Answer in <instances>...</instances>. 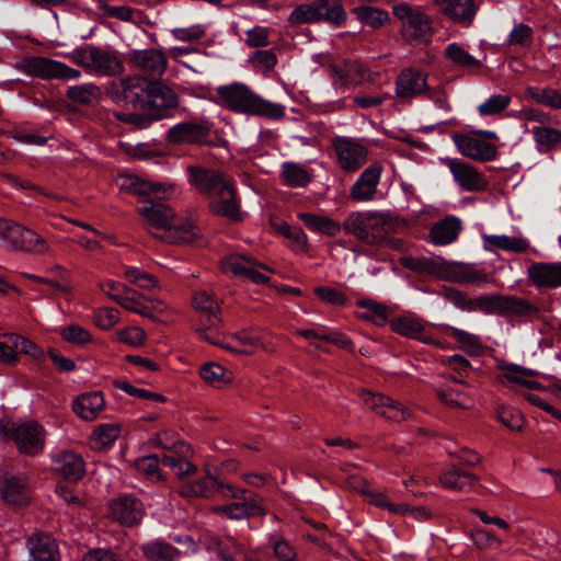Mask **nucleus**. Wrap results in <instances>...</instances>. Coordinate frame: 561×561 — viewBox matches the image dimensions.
Instances as JSON below:
<instances>
[{"label": "nucleus", "mask_w": 561, "mask_h": 561, "mask_svg": "<svg viewBox=\"0 0 561 561\" xmlns=\"http://www.w3.org/2000/svg\"><path fill=\"white\" fill-rule=\"evenodd\" d=\"M209 207L216 215L227 217L230 220L239 221L242 219L239 202L236 197V191L229 181L219 187L209 198Z\"/></svg>", "instance_id": "17"}, {"label": "nucleus", "mask_w": 561, "mask_h": 561, "mask_svg": "<svg viewBox=\"0 0 561 561\" xmlns=\"http://www.w3.org/2000/svg\"><path fill=\"white\" fill-rule=\"evenodd\" d=\"M215 512L224 514L230 519H244L251 516H263L266 514L262 506V500L257 495H252L242 502H233L224 506H217Z\"/></svg>", "instance_id": "27"}, {"label": "nucleus", "mask_w": 561, "mask_h": 561, "mask_svg": "<svg viewBox=\"0 0 561 561\" xmlns=\"http://www.w3.org/2000/svg\"><path fill=\"white\" fill-rule=\"evenodd\" d=\"M3 499L14 505H22L28 501V488L23 477L7 478L1 485Z\"/></svg>", "instance_id": "37"}, {"label": "nucleus", "mask_w": 561, "mask_h": 561, "mask_svg": "<svg viewBox=\"0 0 561 561\" xmlns=\"http://www.w3.org/2000/svg\"><path fill=\"white\" fill-rule=\"evenodd\" d=\"M426 89V75L412 68L403 70L396 81V93L402 99L415 98Z\"/></svg>", "instance_id": "26"}, {"label": "nucleus", "mask_w": 561, "mask_h": 561, "mask_svg": "<svg viewBox=\"0 0 561 561\" xmlns=\"http://www.w3.org/2000/svg\"><path fill=\"white\" fill-rule=\"evenodd\" d=\"M447 332L468 355L479 356L482 353L483 344L479 335L451 325H447Z\"/></svg>", "instance_id": "40"}, {"label": "nucleus", "mask_w": 561, "mask_h": 561, "mask_svg": "<svg viewBox=\"0 0 561 561\" xmlns=\"http://www.w3.org/2000/svg\"><path fill=\"white\" fill-rule=\"evenodd\" d=\"M343 228L358 240L375 245L383 239L386 220L378 213L353 211L344 220Z\"/></svg>", "instance_id": "5"}, {"label": "nucleus", "mask_w": 561, "mask_h": 561, "mask_svg": "<svg viewBox=\"0 0 561 561\" xmlns=\"http://www.w3.org/2000/svg\"><path fill=\"white\" fill-rule=\"evenodd\" d=\"M18 68L28 76L38 77L44 80H75L81 77L79 70L60 61L39 56H31L22 59L18 64Z\"/></svg>", "instance_id": "7"}, {"label": "nucleus", "mask_w": 561, "mask_h": 561, "mask_svg": "<svg viewBox=\"0 0 561 561\" xmlns=\"http://www.w3.org/2000/svg\"><path fill=\"white\" fill-rule=\"evenodd\" d=\"M193 307L199 314L196 332L210 344H219L213 331H217L222 323L218 301L205 290L197 291L193 297Z\"/></svg>", "instance_id": "6"}, {"label": "nucleus", "mask_w": 561, "mask_h": 561, "mask_svg": "<svg viewBox=\"0 0 561 561\" xmlns=\"http://www.w3.org/2000/svg\"><path fill=\"white\" fill-rule=\"evenodd\" d=\"M512 99L507 94L491 95L485 102L478 106L479 114L482 116L499 114L508 107Z\"/></svg>", "instance_id": "58"}, {"label": "nucleus", "mask_w": 561, "mask_h": 561, "mask_svg": "<svg viewBox=\"0 0 561 561\" xmlns=\"http://www.w3.org/2000/svg\"><path fill=\"white\" fill-rule=\"evenodd\" d=\"M72 60L85 71L100 77L119 76L125 70L115 51L92 45L73 50Z\"/></svg>", "instance_id": "4"}, {"label": "nucleus", "mask_w": 561, "mask_h": 561, "mask_svg": "<svg viewBox=\"0 0 561 561\" xmlns=\"http://www.w3.org/2000/svg\"><path fill=\"white\" fill-rule=\"evenodd\" d=\"M268 546L273 550V556L277 561H297V551L284 537L272 535L268 539Z\"/></svg>", "instance_id": "54"}, {"label": "nucleus", "mask_w": 561, "mask_h": 561, "mask_svg": "<svg viewBox=\"0 0 561 561\" xmlns=\"http://www.w3.org/2000/svg\"><path fill=\"white\" fill-rule=\"evenodd\" d=\"M121 432L118 424L99 425L91 435V448L98 451L107 449L121 436Z\"/></svg>", "instance_id": "42"}, {"label": "nucleus", "mask_w": 561, "mask_h": 561, "mask_svg": "<svg viewBox=\"0 0 561 561\" xmlns=\"http://www.w3.org/2000/svg\"><path fill=\"white\" fill-rule=\"evenodd\" d=\"M434 5L454 22L470 25L476 15L473 0H434Z\"/></svg>", "instance_id": "25"}, {"label": "nucleus", "mask_w": 561, "mask_h": 561, "mask_svg": "<svg viewBox=\"0 0 561 561\" xmlns=\"http://www.w3.org/2000/svg\"><path fill=\"white\" fill-rule=\"evenodd\" d=\"M130 65L151 76H161L168 68L165 55L158 49H135L128 55Z\"/></svg>", "instance_id": "20"}, {"label": "nucleus", "mask_w": 561, "mask_h": 561, "mask_svg": "<svg viewBox=\"0 0 561 561\" xmlns=\"http://www.w3.org/2000/svg\"><path fill=\"white\" fill-rule=\"evenodd\" d=\"M222 102L233 112L267 118H280L285 115V106L270 102L244 83H232L217 89Z\"/></svg>", "instance_id": "2"}, {"label": "nucleus", "mask_w": 561, "mask_h": 561, "mask_svg": "<svg viewBox=\"0 0 561 561\" xmlns=\"http://www.w3.org/2000/svg\"><path fill=\"white\" fill-rule=\"evenodd\" d=\"M216 492H220L226 497L237 499L242 493L229 484L219 482L215 477L207 474L183 484L179 494L183 497H211Z\"/></svg>", "instance_id": "11"}, {"label": "nucleus", "mask_w": 561, "mask_h": 561, "mask_svg": "<svg viewBox=\"0 0 561 561\" xmlns=\"http://www.w3.org/2000/svg\"><path fill=\"white\" fill-rule=\"evenodd\" d=\"M147 334L145 330L139 327H127L117 330L113 335V341L127 344L133 347L142 346L146 342Z\"/></svg>", "instance_id": "56"}, {"label": "nucleus", "mask_w": 561, "mask_h": 561, "mask_svg": "<svg viewBox=\"0 0 561 561\" xmlns=\"http://www.w3.org/2000/svg\"><path fill=\"white\" fill-rule=\"evenodd\" d=\"M145 514L144 504L136 497L124 495L110 504V515L125 526L138 524Z\"/></svg>", "instance_id": "18"}, {"label": "nucleus", "mask_w": 561, "mask_h": 561, "mask_svg": "<svg viewBox=\"0 0 561 561\" xmlns=\"http://www.w3.org/2000/svg\"><path fill=\"white\" fill-rule=\"evenodd\" d=\"M102 96L101 89L94 83L72 85L67 90V98L72 102L91 105Z\"/></svg>", "instance_id": "47"}, {"label": "nucleus", "mask_w": 561, "mask_h": 561, "mask_svg": "<svg viewBox=\"0 0 561 561\" xmlns=\"http://www.w3.org/2000/svg\"><path fill=\"white\" fill-rule=\"evenodd\" d=\"M221 270L225 273H231L234 276L249 279L255 284H265L268 276L261 272L270 271L267 266L259 263L251 256L233 253L221 260Z\"/></svg>", "instance_id": "9"}, {"label": "nucleus", "mask_w": 561, "mask_h": 561, "mask_svg": "<svg viewBox=\"0 0 561 561\" xmlns=\"http://www.w3.org/2000/svg\"><path fill=\"white\" fill-rule=\"evenodd\" d=\"M144 296L137 294L135 290L130 289L126 297L123 298L119 306L124 309L135 312L141 317L151 318V309L149 306L144 304Z\"/></svg>", "instance_id": "60"}, {"label": "nucleus", "mask_w": 561, "mask_h": 561, "mask_svg": "<svg viewBox=\"0 0 561 561\" xmlns=\"http://www.w3.org/2000/svg\"><path fill=\"white\" fill-rule=\"evenodd\" d=\"M75 413L84 421L94 420L104 407V398L100 391L79 396L73 402Z\"/></svg>", "instance_id": "35"}, {"label": "nucleus", "mask_w": 561, "mask_h": 561, "mask_svg": "<svg viewBox=\"0 0 561 561\" xmlns=\"http://www.w3.org/2000/svg\"><path fill=\"white\" fill-rule=\"evenodd\" d=\"M499 421L512 431H519L523 427L524 419L522 413L513 408H501L497 411Z\"/></svg>", "instance_id": "63"}, {"label": "nucleus", "mask_w": 561, "mask_h": 561, "mask_svg": "<svg viewBox=\"0 0 561 561\" xmlns=\"http://www.w3.org/2000/svg\"><path fill=\"white\" fill-rule=\"evenodd\" d=\"M484 250L493 252L504 250L507 252L523 253L529 249V241L523 237H511L506 234H482Z\"/></svg>", "instance_id": "32"}, {"label": "nucleus", "mask_w": 561, "mask_h": 561, "mask_svg": "<svg viewBox=\"0 0 561 561\" xmlns=\"http://www.w3.org/2000/svg\"><path fill=\"white\" fill-rule=\"evenodd\" d=\"M149 96L152 103L163 107H175L179 104L176 93L168 85L157 82L150 85Z\"/></svg>", "instance_id": "53"}, {"label": "nucleus", "mask_w": 561, "mask_h": 561, "mask_svg": "<svg viewBox=\"0 0 561 561\" xmlns=\"http://www.w3.org/2000/svg\"><path fill=\"white\" fill-rule=\"evenodd\" d=\"M201 377L215 387H221L232 381L233 374L217 363H206L199 370Z\"/></svg>", "instance_id": "50"}, {"label": "nucleus", "mask_w": 561, "mask_h": 561, "mask_svg": "<svg viewBox=\"0 0 561 561\" xmlns=\"http://www.w3.org/2000/svg\"><path fill=\"white\" fill-rule=\"evenodd\" d=\"M297 217L312 231L320 232L330 237L340 233L341 225L325 216L310 213H299Z\"/></svg>", "instance_id": "39"}, {"label": "nucleus", "mask_w": 561, "mask_h": 561, "mask_svg": "<svg viewBox=\"0 0 561 561\" xmlns=\"http://www.w3.org/2000/svg\"><path fill=\"white\" fill-rule=\"evenodd\" d=\"M45 430L37 422L28 421L12 428V437L21 453L35 455L44 449Z\"/></svg>", "instance_id": "12"}, {"label": "nucleus", "mask_w": 561, "mask_h": 561, "mask_svg": "<svg viewBox=\"0 0 561 561\" xmlns=\"http://www.w3.org/2000/svg\"><path fill=\"white\" fill-rule=\"evenodd\" d=\"M531 135L536 144L545 151L561 148V130L559 129L547 126H535L531 128Z\"/></svg>", "instance_id": "49"}, {"label": "nucleus", "mask_w": 561, "mask_h": 561, "mask_svg": "<svg viewBox=\"0 0 561 561\" xmlns=\"http://www.w3.org/2000/svg\"><path fill=\"white\" fill-rule=\"evenodd\" d=\"M462 229L461 220L456 216H447L437 221L430 230V240L435 245H447L455 242Z\"/></svg>", "instance_id": "31"}, {"label": "nucleus", "mask_w": 561, "mask_h": 561, "mask_svg": "<svg viewBox=\"0 0 561 561\" xmlns=\"http://www.w3.org/2000/svg\"><path fill=\"white\" fill-rule=\"evenodd\" d=\"M332 147L344 172H356L367 161L369 149L362 139L337 136L333 138Z\"/></svg>", "instance_id": "8"}, {"label": "nucleus", "mask_w": 561, "mask_h": 561, "mask_svg": "<svg viewBox=\"0 0 561 561\" xmlns=\"http://www.w3.org/2000/svg\"><path fill=\"white\" fill-rule=\"evenodd\" d=\"M391 330L408 339L420 340L426 344H434V340L424 337L425 323L414 314H404L390 320Z\"/></svg>", "instance_id": "29"}, {"label": "nucleus", "mask_w": 561, "mask_h": 561, "mask_svg": "<svg viewBox=\"0 0 561 561\" xmlns=\"http://www.w3.org/2000/svg\"><path fill=\"white\" fill-rule=\"evenodd\" d=\"M443 275L447 280L459 284L480 285L488 282V275L483 270H479L472 264L461 262L445 264Z\"/></svg>", "instance_id": "24"}, {"label": "nucleus", "mask_w": 561, "mask_h": 561, "mask_svg": "<svg viewBox=\"0 0 561 561\" xmlns=\"http://www.w3.org/2000/svg\"><path fill=\"white\" fill-rule=\"evenodd\" d=\"M383 168L379 162L369 164L350 188L353 201L364 203L376 199Z\"/></svg>", "instance_id": "13"}, {"label": "nucleus", "mask_w": 561, "mask_h": 561, "mask_svg": "<svg viewBox=\"0 0 561 561\" xmlns=\"http://www.w3.org/2000/svg\"><path fill=\"white\" fill-rule=\"evenodd\" d=\"M457 185L465 192H482L488 187L485 176L473 165L455 158H442Z\"/></svg>", "instance_id": "10"}, {"label": "nucleus", "mask_w": 561, "mask_h": 561, "mask_svg": "<svg viewBox=\"0 0 561 561\" xmlns=\"http://www.w3.org/2000/svg\"><path fill=\"white\" fill-rule=\"evenodd\" d=\"M187 172L188 183L205 194L207 198L228 181L221 173L213 169L190 165Z\"/></svg>", "instance_id": "23"}, {"label": "nucleus", "mask_w": 561, "mask_h": 561, "mask_svg": "<svg viewBox=\"0 0 561 561\" xmlns=\"http://www.w3.org/2000/svg\"><path fill=\"white\" fill-rule=\"evenodd\" d=\"M252 66L263 72L270 73L277 65V57L273 49L256 50L251 57Z\"/></svg>", "instance_id": "59"}, {"label": "nucleus", "mask_w": 561, "mask_h": 561, "mask_svg": "<svg viewBox=\"0 0 561 561\" xmlns=\"http://www.w3.org/2000/svg\"><path fill=\"white\" fill-rule=\"evenodd\" d=\"M533 42V31L524 23L514 26L508 35V44L513 46L527 47Z\"/></svg>", "instance_id": "64"}, {"label": "nucleus", "mask_w": 561, "mask_h": 561, "mask_svg": "<svg viewBox=\"0 0 561 561\" xmlns=\"http://www.w3.org/2000/svg\"><path fill=\"white\" fill-rule=\"evenodd\" d=\"M334 84L351 87L360 84L366 79V69L357 61H343L330 66Z\"/></svg>", "instance_id": "28"}, {"label": "nucleus", "mask_w": 561, "mask_h": 561, "mask_svg": "<svg viewBox=\"0 0 561 561\" xmlns=\"http://www.w3.org/2000/svg\"><path fill=\"white\" fill-rule=\"evenodd\" d=\"M118 185L122 190L140 196H147L163 190L162 184L149 182L133 174L121 175Z\"/></svg>", "instance_id": "38"}, {"label": "nucleus", "mask_w": 561, "mask_h": 561, "mask_svg": "<svg viewBox=\"0 0 561 561\" xmlns=\"http://www.w3.org/2000/svg\"><path fill=\"white\" fill-rule=\"evenodd\" d=\"M445 57L449 59L453 65L460 68H478L481 66L480 60L471 56L457 43H451L446 47Z\"/></svg>", "instance_id": "52"}, {"label": "nucleus", "mask_w": 561, "mask_h": 561, "mask_svg": "<svg viewBox=\"0 0 561 561\" xmlns=\"http://www.w3.org/2000/svg\"><path fill=\"white\" fill-rule=\"evenodd\" d=\"M210 126L206 122H183L172 126L167 140L173 145H201L207 141Z\"/></svg>", "instance_id": "16"}, {"label": "nucleus", "mask_w": 561, "mask_h": 561, "mask_svg": "<svg viewBox=\"0 0 561 561\" xmlns=\"http://www.w3.org/2000/svg\"><path fill=\"white\" fill-rule=\"evenodd\" d=\"M61 337L76 345H84L92 341L91 333L79 324H70L60 329Z\"/></svg>", "instance_id": "61"}, {"label": "nucleus", "mask_w": 561, "mask_h": 561, "mask_svg": "<svg viewBox=\"0 0 561 561\" xmlns=\"http://www.w3.org/2000/svg\"><path fill=\"white\" fill-rule=\"evenodd\" d=\"M527 277L539 288L561 287V262H537L527 268Z\"/></svg>", "instance_id": "22"}, {"label": "nucleus", "mask_w": 561, "mask_h": 561, "mask_svg": "<svg viewBox=\"0 0 561 561\" xmlns=\"http://www.w3.org/2000/svg\"><path fill=\"white\" fill-rule=\"evenodd\" d=\"M536 312L537 308L527 300L513 295H501L500 314L528 316Z\"/></svg>", "instance_id": "48"}, {"label": "nucleus", "mask_w": 561, "mask_h": 561, "mask_svg": "<svg viewBox=\"0 0 561 561\" xmlns=\"http://www.w3.org/2000/svg\"><path fill=\"white\" fill-rule=\"evenodd\" d=\"M392 13L400 23V35L409 44H428L434 35L432 16L422 5L399 2Z\"/></svg>", "instance_id": "3"}, {"label": "nucleus", "mask_w": 561, "mask_h": 561, "mask_svg": "<svg viewBox=\"0 0 561 561\" xmlns=\"http://www.w3.org/2000/svg\"><path fill=\"white\" fill-rule=\"evenodd\" d=\"M161 462L171 468L179 478L191 476L197 470L196 466L190 461L182 458H175L173 456H163Z\"/></svg>", "instance_id": "62"}, {"label": "nucleus", "mask_w": 561, "mask_h": 561, "mask_svg": "<svg viewBox=\"0 0 561 561\" xmlns=\"http://www.w3.org/2000/svg\"><path fill=\"white\" fill-rule=\"evenodd\" d=\"M140 550L148 561H179L181 557L178 548L161 539L142 543Z\"/></svg>", "instance_id": "34"}, {"label": "nucleus", "mask_w": 561, "mask_h": 561, "mask_svg": "<svg viewBox=\"0 0 561 561\" xmlns=\"http://www.w3.org/2000/svg\"><path fill=\"white\" fill-rule=\"evenodd\" d=\"M280 179L284 184L293 187H304L308 185L312 176L308 170L295 162H284L282 164Z\"/></svg>", "instance_id": "43"}, {"label": "nucleus", "mask_w": 561, "mask_h": 561, "mask_svg": "<svg viewBox=\"0 0 561 561\" xmlns=\"http://www.w3.org/2000/svg\"><path fill=\"white\" fill-rule=\"evenodd\" d=\"M27 548L33 561H59L57 541L47 534H37L28 538Z\"/></svg>", "instance_id": "30"}, {"label": "nucleus", "mask_w": 561, "mask_h": 561, "mask_svg": "<svg viewBox=\"0 0 561 561\" xmlns=\"http://www.w3.org/2000/svg\"><path fill=\"white\" fill-rule=\"evenodd\" d=\"M10 249L20 250L32 254H50L47 241L33 230L16 224L11 236Z\"/></svg>", "instance_id": "21"}, {"label": "nucleus", "mask_w": 561, "mask_h": 561, "mask_svg": "<svg viewBox=\"0 0 561 561\" xmlns=\"http://www.w3.org/2000/svg\"><path fill=\"white\" fill-rule=\"evenodd\" d=\"M453 141L462 156L476 161H492L497 156V148L474 133L471 135L455 134Z\"/></svg>", "instance_id": "14"}, {"label": "nucleus", "mask_w": 561, "mask_h": 561, "mask_svg": "<svg viewBox=\"0 0 561 561\" xmlns=\"http://www.w3.org/2000/svg\"><path fill=\"white\" fill-rule=\"evenodd\" d=\"M359 22L373 28H379L390 23V15L386 10L380 8L362 5L354 8L352 11Z\"/></svg>", "instance_id": "45"}, {"label": "nucleus", "mask_w": 561, "mask_h": 561, "mask_svg": "<svg viewBox=\"0 0 561 561\" xmlns=\"http://www.w3.org/2000/svg\"><path fill=\"white\" fill-rule=\"evenodd\" d=\"M202 545L209 552L216 553L221 561H236L240 551V546L232 538H218L206 535L202 539Z\"/></svg>", "instance_id": "36"}, {"label": "nucleus", "mask_w": 561, "mask_h": 561, "mask_svg": "<svg viewBox=\"0 0 561 561\" xmlns=\"http://www.w3.org/2000/svg\"><path fill=\"white\" fill-rule=\"evenodd\" d=\"M357 306L365 311L359 314V318L373 322L375 325L383 327L389 321V308L376 300L364 299L357 302Z\"/></svg>", "instance_id": "44"}, {"label": "nucleus", "mask_w": 561, "mask_h": 561, "mask_svg": "<svg viewBox=\"0 0 561 561\" xmlns=\"http://www.w3.org/2000/svg\"><path fill=\"white\" fill-rule=\"evenodd\" d=\"M324 3H306L297 7L289 14L288 21L293 24L314 23L323 19Z\"/></svg>", "instance_id": "46"}, {"label": "nucleus", "mask_w": 561, "mask_h": 561, "mask_svg": "<svg viewBox=\"0 0 561 561\" xmlns=\"http://www.w3.org/2000/svg\"><path fill=\"white\" fill-rule=\"evenodd\" d=\"M138 213L148 230L164 242L192 243L201 237V231L192 220L179 218L167 204L146 202Z\"/></svg>", "instance_id": "1"}, {"label": "nucleus", "mask_w": 561, "mask_h": 561, "mask_svg": "<svg viewBox=\"0 0 561 561\" xmlns=\"http://www.w3.org/2000/svg\"><path fill=\"white\" fill-rule=\"evenodd\" d=\"M159 459L156 456H145L134 461V468L145 478L151 481H161L162 474L159 470Z\"/></svg>", "instance_id": "55"}, {"label": "nucleus", "mask_w": 561, "mask_h": 561, "mask_svg": "<svg viewBox=\"0 0 561 561\" xmlns=\"http://www.w3.org/2000/svg\"><path fill=\"white\" fill-rule=\"evenodd\" d=\"M92 320L99 329L107 331L119 322L121 312L111 307L99 308L93 311Z\"/></svg>", "instance_id": "57"}, {"label": "nucleus", "mask_w": 561, "mask_h": 561, "mask_svg": "<svg viewBox=\"0 0 561 561\" xmlns=\"http://www.w3.org/2000/svg\"><path fill=\"white\" fill-rule=\"evenodd\" d=\"M525 95L538 104L556 110L561 108V93L551 88L528 87Z\"/></svg>", "instance_id": "51"}, {"label": "nucleus", "mask_w": 561, "mask_h": 561, "mask_svg": "<svg viewBox=\"0 0 561 561\" xmlns=\"http://www.w3.org/2000/svg\"><path fill=\"white\" fill-rule=\"evenodd\" d=\"M440 482L448 489L467 491L476 485L477 478L470 472L453 467L442 474Z\"/></svg>", "instance_id": "41"}, {"label": "nucleus", "mask_w": 561, "mask_h": 561, "mask_svg": "<svg viewBox=\"0 0 561 561\" xmlns=\"http://www.w3.org/2000/svg\"><path fill=\"white\" fill-rule=\"evenodd\" d=\"M444 379L445 382L436 381L433 383L438 400L450 409H470L473 405L472 399L468 393L456 389L451 385L461 382V380L451 375L444 377Z\"/></svg>", "instance_id": "19"}, {"label": "nucleus", "mask_w": 561, "mask_h": 561, "mask_svg": "<svg viewBox=\"0 0 561 561\" xmlns=\"http://www.w3.org/2000/svg\"><path fill=\"white\" fill-rule=\"evenodd\" d=\"M359 397L368 409L388 420L401 422L410 415L408 408L385 394L360 390Z\"/></svg>", "instance_id": "15"}, {"label": "nucleus", "mask_w": 561, "mask_h": 561, "mask_svg": "<svg viewBox=\"0 0 561 561\" xmlns=\"http://www.w3.org/2000/svg\"><path fill=\"white\" fill-rule=\"evenodd\" d=\"M54 469L67 480L77 481L84 473V461L73 451H64L55 457Z\"/></svg>", "instance_id": "33"}]
</instances>
